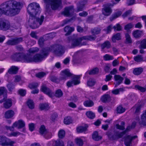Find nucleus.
I'll list each match as a JSON object with an SVG mask.
<instances>
[{
  "label": "nucleus",
  "mask_w": 146,
  "mask_h": 146,
  "mask_svg": "<svg viewBox=\"0 0 146 146\" xmlns=\"http://www.w3.org/2000/svg\"><path fill=\"white\" fill-rule=\"evenodd\" d=\"M40 9L39 4L36 3H31L27 7V12L30 15L28 22L30 27L33 29L38 28L43 22L44 17L43 15L38 18L40 13Z\"/></svg>",
  "instance_id": "1"
},
{
  "label": "nucleus",
  "mask_w": 146,
  "mask_h": 146,
  "mask_svg": "<svg viewBox=\"0 0 146 146\" xmlns=\"http://www.w3.org/2000/svg\"><path fill=\"white\" fill-rule=\"evenodd\" d=\"M49 53V49L43 48L40 50V53L35 54L33 58L30 55L23 53H15L12 56L11 58L15 61L22 62H39L45 58L48 55Z\"/></svg>",
  "instance_id": "2"
},
{
  "label": "nucleus",
  "mask_w": 146,
  "mask_h": 146,
  "mask_svg": "<svg viewBox=\"0 0 146 146\" xmlns=\"http://www.w3.org/2000/svg\"><path fill=\"white\" fill-rule=\"evenodd\" d=\"M21 3L15 0H9L0 5V16L2 14L12 17L18 14L20 11Z\"/></svg>",
  "instance_id": "3"
},
{
  "label": "nucleus",
  "mask_w": 146,
  "mask_h": 146,
  "mask_svg": "<svg viewBox=\"0 0 146 146\" xmlns=\"http://www.w3.org/2000/svg\"><path fill=\"white\" fill-rule=\"evenodd\" d=\"M46 5V8L48 9L50 5L53 10H56L59 7H62L61 0H44Z\"/></svg>",
  "instance_id": "4"
},
{
  "label": "nucleus",
  "mask_w": 146,
  "mask_h": 146,
  "mask_svg": "<svg viewBox=\"0 0 146 146\" xmlns=\"http://www.w3.org/2000/svg\"><path fill=\"white\" fill-rule=\"evenodd\" d=\"M16 143L9 139L5 136H0V145L2 146H14V144Z\"/></svg>",
  "instance_id": "5"
},
{
  "label": "nucleus",
  "mask_w": 146,
  "mask_h": 146,
  "mask_svg": "<svg viewBox=\"0 0 146 146\" xmlns=\"http://www.w3.org/2000/svg\"><path fill=\"white\" fill-rule=\"evenodd\" d=\"M81 38V37L72 39L71 37H68L67 42L69 47L72 48L76 46H80V42L83 40H82Z\"/></svg>",
  "instance_id": "6"
},
{
  "label": "nucleus",
  "mask_w": 146,
  "mask_h": 146,
  "mask_svg": "<svg viewBox=\"0 0 146 146\" xmlns=\"http://www.w3.org/2000/svg\"><path fill=\"white\" fill-rule=\"evenodd\" d=\"M39 132L40 133L43 135L46 139H48L51 137L52 134L51 133L49 132L47 130L44 125H42L40 126L39 129Z\"/></svg>",
  "instance_id": "7"
},
{
  "label": "nucleus",
  "mask_w": 146,
  "mask_h": 146,
  "mask_svg": "<svg viewBox=\"0 0 146 146\" xmlns=\"http://www.w3.org/2000/svg\"><path fill=\"white\" fill-rule=\"evenodd\" d=\"M23 41V38L21 37H16L9 40L6 42L8 45L14 46L18 44Z\"/></svg>",
  "instance_id": "8"
},
{
  "label": "nucleus",
  "mask_w": 146,
  "mask_h": 146,
  "mask_svg": "<svg viewBox=\"0 0 146 146\" xmlns=\"http://www.w3.org/2000/svg\"><path fill=\"white\" fill-rule=\"evenodd\" d=\"M10 23L8 21L0 19V30L6 31L10 27Z\"/></svg>",
  "instance_id": "9"
},
{
  "label": "nucleus",
  "mask_w": 146,
  "mask_h": 146,
  "mask_svg": "<svg viewBox=\"0 0 146 146\" xmlns=\"http://www.w3.org/2000/svg\"><path fill=\"white\" fill-rule=\"evenodd\" d=\"M25 125V124L24 122L22 120L20 119L17 121H16L13 124L12 127L6 126V127L8 129H9L11 131H13V130L14 127H17L18 129H20L24 127Z\"/></svg>",
  "instance_id": "10"
},
{
  "label": "nucleus",
  "mask_w": 146,
  "mask_h": 146,
  "mask_svg": "<svg viewBox=\"0 0 146 146\" xmlns=\"http://www.w3.org/2000/svg\"><path fill=\"white\" fill-rule=\"evenodd\" d=\"M113 5L111 3H108L105 5L104 7L102 9V14L106 16L110 15L112 12V10L111 7H113Z\"/></svg>",
  "instance_id": "11"
},
{
  "label": "nucleus",
  "mask_w": 146,
  "mask_h": 146,
  "mask_svg": "<svg viewBox=\"0 0 146 146\" xmlns=\"http://www.w3.org/2000/svg\"><path fill=\"white\" fill-rule=\"evenodd\" d=\"M54 52L57 56H60L64 52L63 47L61 45H56L54 46Z\"/></svg>",
  "instance_id": "12"
},
{
  "label": "nucleus",
  "mask_w": 146,
  "mask_h": 146,
  "mask_svg": "<svg viewBox=\"0 0 146 146\" xmlns=\"http://www.w3.org/2000/svg\"><path fill=\"white\" fill-rule=\"evenodd\" d=\"M74 12L73 6H71L65 8L64 11L62 13V14L67 17L71 16Z\"/></svg>",
  "instance_id": "13"
},
{
  "label": "nucleus",
  "mask_w": 146,
  "mask_h": 146,
  "mask_svg": "<svg viewBox=\"0 0 146 146\" xmlns=\"http://www.w3.org/2000/svg\"><path fill=\"white\" fill-rule=\"evenodd\" d=\"M114 80L115 82L114 83L115 87L117 86L122 83L124 78L121 76L119 75H115L114 76Z\"/></svg>",
  "instance_id": "14"
},
{
  "label": "nucleus",
  "mask_w": 146,
  "mask_h": 146,
  "mask_svg": "<svg viewBox=\"0 0 146 146\" xmlns=\"http://www.w3.org/2000/svg\"><path fill=\"white\" fill-rule=\"evenodd\" d=\"M42 91L48 95L49 97H52L54 95V93L48 88L44 85L42 86L41 89Z\"/></svg>",
  "instance_id": "15"
},
{
  "label": "nucleus",
  "mask_w": 146,
  "mask_h": 146,
  "mask_svg": "<svg viewBox=\"0 0 146 146\" xmlns=\"http://www.w3.org/2000/svg\"><path fill=\"white\" fill-rule=\"evenodd\" d=\"M72 75L68 70H65L62 72L61 79V80H66L68 77H70Z\"/></svg>",
  "instance_id": "16"
},
{
  "label": "nucleus",
  "mask_w": 146,
  "mask_h": 146,
  "mask_svg": "<svg viewBox=\"0 0 146 146\" xmlns=\"http://www.w3.org/2000/svg\"><path fill=\"white\" fill-rule=\"evenodd\" d=\"M137 137L136 136H131L128 135L126 136L125 140V143L126 146H130L132 140Z\"/></svg>",
  "instance_id": "17"
},
{
  "label": "nucleus",
  "mask_w": 146,
  "mask_h": 146,
  "mask_svg": "<svg viewBox=\"0 0 146 146\" xmlns=\"http://www.w3.org/2000/svg\"><path fill=\"white\" fill-rule=\"evenodd\" d=\"M80 75H74L72 76V80L73 82L74 85L79 84L80 83Z\"/></svg>",
  "instance_id": "18"
},
{
  "label": "nucleus",
  "mask_w": 146,
  "mask_h": 146,
  "mask_svg": "<svg viewBox=\"0 0 146 146\" xmlns=\"http://www.w3.org/2000/svg\"><path fill=\"white\" fill-rule=\"evenodd\" d=\"M14 114L15 113L13 110H9L5 112V117L6 118H10L13 117Z\"/></svg>",
  "instance_id": "19"
},
{
  "label": "nucleus",
  "mask_w": 146,
  "mask_h": 146,
  "mask_svg": "<svg viewBox=\"0 0 146 146\" xmlns=\"http://www.w3.org/2000/svg\"><path fill=\"white\" fill-rule=\"evenodd\" d=\"M96 38V35H92L84 36L81 37L82 40H94Z\"/></svg>",
  "instance_id": "20"
},
{
  "label": "nucleus",
  "mask_w": 146,
  "mask_h": 146,
  "mask_svg": "<svg viewBox=\"0 0 146 146\" xmlns=\"http://www.w3.org/2000/svg\"><path fill=\"white\" fill-rule=\"evenodd\" d=\"M101 99L102 101L104 103L110 102L111 100L110 96L108 94L103 96L101 97Z\"/></svg>",
  "instance_id": "21"
},
{
  "label": "nucleus",
  "mask_w": 146,
  "mask_h": 146,
  "mask_svg": "<svg viewBox=\"0 0 146 146\" xmlns=\"http://www.w3.org/2000/svg\"><path fill=\"white\" fill-rule=\"evenodd\" d=\"M111 47V44L110 42L108 40L104 42L101 46L102 49H104L105 48H106L107 49H109Z\"/></svg>",
  "instance_id": "22"
},
{
  "label": "nucleus",
  "mask_w": 146,
  "mask_h": 146,
  "mask_svg": "<svg viewBox=\"0 0 146 146\" xmlns=\"http://www.w3.org/2000/svg\"><path fill=\"white\" fill-rule=\"evenodd\" d=\"M141 119L140 123L146 125V110L143 111V114L141 116Z\"/></svg>",
  "instance_id": "23"
},
{
  "label": "nucleus",
  "mask_w": 146,
  "mask_h": 146,
  "mask_svg": "<svg viewBox=\"0 0 146 146\" xmlns=\"http://www.w3.org/2000/svg\"><path fill=\"white\" fill-rule=\"evenodd\" d=\"M18 68L17 67L13 66L8 70V72L11 74H15L17 72Z\"/></svg>",
  "instance_id": "24"
},
{
  "label": "nucleus",
  "mask_w": 146,
  "mask_h": 146,
  "mask_svg": "<svg viewBox=\"0 0 146 146\" xmlns=\"http://www.w3.org/2000/svg\"><path fill=\"white\" fill-rule=\"evenodd\" d=\"M74 30V28L73 27H70L68 26H67L64 28V31L66 33L65 34V35L67 36L70 34L71 32L73 31Z\"/></svg>",
  "instance_id": "25"
},
{
  "label": "nucleus",
  "mask_w": 146,
  "mask_h": 146,
  "mask_svg": "<svg viewBox=\"0 0 146 146\" xmlns=\"http://www.w3.org/2000/svg\"><path fill=\"white\" fill-rule=\"evenodd\" d=\"M121 39V34L117 33L114 35L112 37L111 40L113 42H115L116 40H119Z\"/></svg>",
  "instance_id": "26"
},
{
  "label": "nucleus",
  "mask_w": 146,
  "mask_h": 146,
  "mask_svg": "<svg viewBox=\"0 0 146 146\" xmlns=\"http://www.w3.org/2000/svg\"><path fill=\"white\" fill-rule=\"evenodd\" d=\"M12 105V102L11 99H7L6 100L4 103V106L6 109L10 108Z\"/></svg>",
  "instance_id": "27"
},
{
  "label": "nucleus",
  "mask_w": 146,
  "mask_h": 146,
  "mask_svg": "<svg viewBox=\"0 0 146 146\" xmlns=\"http://www.w3.org/2000/svg\"><path fill=\"white\" fill-rule=\"evenodd\" d=\"M92 138L95 141H98L101 139L102 137L98 135V132L95 131L92 134Z\"/></svg>",
  "instance_id": "28"
},
{
  "label": "nucleus",
  "mask_w": 146,
  "mask_h": 146,
  "mask_svg": "<svg viewBox=\"0 0 146 146\" xmlns=\"http://www.w3.org/2000/svg\"><path fill=\"white\" fill-rule=\"evenodd\" d=\"M143 71V69L142 68H136L133 70V73L135 75H138L141 74Z\"/></svg>",
  "instance_id": "29"
},
{
  "label": "nucleus",
  "mask_w": 146,
  "mask_h": 146,
  "mask_svg": "<svg viewBox=\"0 0 146 146\" xmlns=\"http://www.w3.org/2000/svg\"><path fill=\"white\" fill-rule=\"evenodd\" d=\"M86 2V1L81 2L80 3V5L78 6L77 7V12L81 11L83 10L85 5Z\"/></svg>",
  "instance_id": "30"
},
{
  "label": "nucleus",
  "mask_w": 146,
  "mask_h": 146,
  "mask_svg": "<svg viewBox=\"0 0 146 146\" xmlns=\"http://www.w3.org/2000/svg\"><path fill=\"white\" fill-rule=\"evenodd\" d=\"M141 108V106L140 105L138 106L135 105L134 106L132 109L135 110V114L136 115L139 114L140 112V110Z\"/></svg>",
  "instance_id": "31"
},
{
  "label": "nucleus",
  "mask_w": 146,
  "mask_h": 146,
  "mask_svg": "<svg viewBox=\"0 0 146 146\" xmlns=\"http://www.w3.org/2000/svg\"><path fill=\"white\" fill-rule=\"evenodd\" d=\"M54 146H64L63 142L58 139L54 141Z\"/></svg>",
  "instance_id": "32"
},
{
  "label": "nucleus",
  "mask_w": 146,
  "mask_h": 146,
  "mask_svg": "<svg viewBox=\"0 0 146 146\" xmlns=\"http://www.w3.org/2000/svg\"><path fill=\"white\" fill-rule=\"evenodd\" d=\"M142 34V32L139 30L134 31L133 33V36L136 38H138L140 37Z\"/></svg>",
  "instance_id": "33"
},
{
  "label": "nucleus",
  "mask_w": 146,
  "mask_h": 146,
  "mask_svg": "<svg viewBox=\"0 0 146 146\" xmlns=\"http://www.w3.org/2000/svg\"><path fill=\"white\" fill-rule=\"evenodd\" d=\"M101 30L100 27H96L91 30V32L94 35H97L99 34Z\"/></svg>",
  "instance_id": "34"
},
{
  "label": "nucleus",
  "mask_w": 146,
  "mask_h": 146,
  "mask_svg": "<svg viewBox=\"0 0 146 146\" xmlns=\"http://www.w3.org/2000/svg\"><path fill=\"white\" fill-rule=\"evenodd\" d=\"M39 107L41 110H48L49 108L48 105L47 104H39Z\"/></svg>",
  "instance_id": "35"
},
{
  "label": "nucleus",
  "mask_w": 146,
  "mask_h": 146,
  "mask_svg": "<svg viewBox=\"0 0 146 146\" xmlns=\"http://www.w3.org/2000/svg\"><path fill=\"white\" fill-rule=\"evenodd\" d=\"M88 127V126H86L85 127L82 126H79L77 128V131L78 133H82L86 130Z\"/></svg>",
  "instance_id": "36"
},
{
  "label": "nucleus",
  "mask_w": 146,
  "mask_h": 146,
  "mask_svg": "<svg viewBox=\"0 0 146 146\" xmlns=\"http://www.w3.org/2000/svg\"><path fill=\"white\" fill-rule=\"evenodd\" d=\"M99 72V69L97 68H96L92 70L88 71L86 73L90 75H93L97 74Z\"/></svg>",
  "instance_id": "37"
},
{
  "label": "nucleus",
  "mask_w": 146,
  "mask_h": 146,
  "mask_svg": "<svg viewBox=\"0 0 146 146\" xmlns=\"http://www.w3.org/2000/svg\"><path fill=\"white\" fill-rule=\"evenodd\" d=\"M94 103L92 100H89L85 101L84 104L86 107H92L94 105Z\"/></svg>",
  "instance_id": "38"
},
{
  "label": "nucleus",
  "mask_w": 146,
  "mask_h": 146,
  "mask_svg": "<svg viewBox=\"0 0 146 146\" xmlns=\"http://www.w3.org/2000/svg\"><path fill=\"white\" fill-rule=\"evenodd\" d=\"M27 105L29 108L31 109H33L34 108V104L32 100L29 99L27 102Z\"/></svg>",
  "instance_id": "39"
},
{
  "label": "nucleus",
  "mask_w": 146,
  "mask_h": 146,
  "mask_svg": "<svg viewBox=\"0 0 146 146\" xmlns=\"http://www.w3.org/2000/svg\"><path fill=\"white\" fill-rule=\"evenodd\" d=\"M124 89L123 88H120L119 89H115L111 91L112 93L115 95H117L119 94L120 92H123Z\"/></svg>",
  "instance_id": "40"
},
{
  "label": "nucleus",
  "mask_w": 146,
  "mask_h": 146,
  "mask_svg": "<svg viewBox=\"0 0 146 146\" xmlns=\"http://www.w3.org/2000/svg\"><path fill=\"white\" fill-rule=\"evenodd\" d=\"M139 47L140 49L146 48V39H143L141 41Z\"/></svg>",
  "instance_id": "41"
},
{
  "label": "nucleus",
  "mask_w": 146,
  "mask_h": 146,
  "mask_svg": "<svg viewBox=\"0 0 146 146\" xmlns=\"http://www.w3.org/2000/svg\"><path fill=\"white\" fill-rule=\"evenodd\" d=\"M104 59L105 60H113L114 59L113 56L109 54H106L103 56Z\"/></svg>",
  "instance_id": "42"
},
{
  "label": "nucleus",
  "mask_w": 146,
  "mask_h": 146,
  "mask_svg": "<svg viewBox=\"0 0 146 146\" xmlns=\"http://www.w3.org/2000/svg\"><path fill=\"white\" fill-rule=\"evenodd\" d=\"M134 60L137 62L144 61L143 58L141 55H138L134 58Z\"/></svg>",
  "instance_id": "43"
},
{
  "label": "nucleus",
  "mask_w": 146,
  "mask_h": 146,
  "mask_svg": "<svg viewBox=\"0 0 146 146\" xmlns=\"http://www.w3.org/2000/svg\"><path fill=\"white\" fill-rule=\"evenodd\" d=\"M72 120L71 118L69 117H65L64 119V124L68 125L71 123Z\"/></svg>",
  "instance_id": "44"
},
{
  "label": "nucleus",
  "mask_w": 146,
  "mask_h": 146,
  "mask_svg": "<svg viewBox=\"0 0 146 146\" xmlns=\"http://www.w3.org/2000/svg\"><path fill=\"white\" fill-rule=\"evenodd\" d=\"M122 14V13L121 11H118L117 13H115L113 15V16L112 17L110 18V20L111 21H112L114 19L117 18L120 16Z\"/></svg>",
  "instance_id": "45"
},
{
  "label": "nucleus",
  "mask_w": 146,
  "mask_h": 146,
  "mask_svg": "<svg viewBox=\"0 0 146 146\" xmlns=\"http://www.w3.org/2000/svg\"><path fill=\"white\" fill-rule=\"evenodd\" d=\"M117 110L118 113H121L124 112L125 110L121 106H119L117 108Z\"/></svg>",
  "instance_id": "46"
},
{
  "label": "nucleus",
  "mask_w": 146,
  "mask_h": 146,
  "mask_svg": "<svg viewBox=\"0 0 146 146\" xmlns=\"http://www.w3.org/2000/svg\"><path fill=\"white\" fill-rule=\"evenodd\" d=\"M65 132L64 130L62 129L60 130L58 133V137L60 139L64 138L65 135Z\"/></svg>",
  "instance_id": "47"
},
{
  "label": "nucleus",
  "mask_w": 146,
  "mask_h": 146,
  "mask_svg": "<svg viewBox=\"0 0 146 146\" xmlns=\"http://www.w3.org/2000/svg\"><path fill=\"white\" fill-rule=\"evenodd\" d=\"M39 49L37 47L29 49V51L31 54H34V53L38 52L39 51Z\"/></svg>",
  "instance_id": "48"
},
{
  "label": "nucleus",
  "mask_w": 146,
  "mask_h": 146,
  "mask_svg": "<svg viewBox=\"0 0 146 146\" xmlns=\"http://www.w3.org/2000/svg\"><path fill=\"white\" fill-rule=\"evenodd\" d=\"M86 114L88 117L91 119L94 118L95 117V114L91 111L87 112Z\"/></svg>",
  "instance_id": "49"
},
{
  "label": "nucleus",
  "mask_w": 146,
  "mask_h": 146,
  "mask_svg": "<svg viewBox=\"0 0 146 146\" xmlns=\"http://www.w3.org/2000/svg\"><path fill=\"white\" fill-rule=\"evenodd\" d=\"M63 93L60 90H56L55 92V96L57 97L60 98L62 96Z\"/></svg>",
  "instance_id": "50"
},
{
  "label": "nucleus",
  "mask_w": 146,
  "mask_h": 146,
  "mask_svg": "<svg viewBox=\"0 0 146 146\" xmlns=\"http://www.w3.org/2000/svg\"><path fill=\"white\" fill-rule=\"evenodd\" d=\"M126 40V42L128 43H132V40L130 36L128 33L125 34Z\"/></svg>",
  "instance_id": "51"
},
{
  "label": "nucleus",
  "mask_w": 146,
  "mask_h": 146,
  "mask_svg": "<svg viewBox=\"0 0 146 146\" xmlns=\"http://www.w3.org/2000/svg\"><path fill=\"white\" fill-rule=\"evenodd\" d=\"M38 86V84L37 82H33L29 85V88L31 89L36 88Z\"/></svg>",
  "instance_id": "52"
},
{
  "label": "nucleus",
  "mask_w": 146,
  "mask_h": 146,
  "mask_svg": "<svg viewBox=\"0 0 146 146\" xmlns=\"http://www.w3.org/2000/svg\"><path fill=\"white\" fill-rule=\"evenodd\" d=\"M135 88L140 90L142 92H145L146 90V88L139 85H135Z\"/></svg>",
  "instance_id": "53"
},
{
  "label": "nucleus",
  "mask_w": 146,
  "mask_h": 146,
  "mask_svg": "<svg viewBox=\"0 0 146 146\" xmlns=\"http://www.w3.org/2000/svg\"><path fill=\"white\" fill-rule=\"evenodd\" d=\"M95 84V82L94 80L92 79H90L87 82V85L89 86H93Z\"/></svg>",
  "instance_id": "54"
},
{
  "label": "nucleus",
  "mask_w": 146,
  "mask_h": 146,
  "mask_svg": "<svg viewBox=\"0 0 146 146\" xmlns=\"http://www.w3.org/2000/svg\"><path fill=\"white\" fill-rule=\"evenodd\" d=\"M113 28L115 30H116L117 31H121L122 29V28L121 25L119 24H117L116 25L113 27Z\"/></svg>",
  "instance_id": "55"
},
{
  "label": "nucleus",
  "mask_w": 146,
  "mask_h": 146,
  "mask_svg": "<svg viewBox=\"0 0 146 146\" xmlns=\"http://www.w3.org/2000/svg\"><path fill=\"white\" fill-rule=\"evenodd\" d=\"M76 142L77 145L79 146H82L83 144V141L80 139H76Z\"/></svg>",
  "instance_id": "56"
},
{
  "label": "nucleus",
  "mask_w": 146,
  "mask_h": 146,
  "mask_svg": "<svg viewBox=\"0 0 146 146\" xmlns=\"http://www.w3.org/2000/svg\"><path fill=\"white\" fill-rule=\"evenodd\" d=\"M133 26V25L131 23H129L126 25L125 27V29L127 30L128 31L129 29L132 28Z\"/></svg>",
  "instance_id": "57"
},
{
  "label": "nucleus",
  "mask_w": 146,
  "mask_h": 146,
  "mask_svg": "<svg viewBox=\"0 0 146 146\" xmlns=\"http://www.w3.org/2000/svg\"><path fill=\"white\" fill-rule=\"evenodd\" d=\"M44 41L43 38L42 37L40 38L38 40V43L40 47H42L43 46Z\"/></svg>",
  "instance_id": "58"
},
{
  "label": "nucleus",
  "mask_w": 146,
  "mask_h": 146,
  "mask_svg": "<svg viewBox=\"0 0 146 146\" xmlns=\"http://www.w3.org/2000/svg\"><path fill=\"white\" fill-rule=\"evenodd\" d=\"M45 75V74L44 72H40L36 74V76L38 78H41L44 76Z\"/></svg>",
  "instance_id": "59"
},
{
  "label": "nucleus",
  "mask_w": 146,
  "mask_h": 146,
  "mask_svg": "<svg viewBox=\"0 0 146 146\" xmlns=\"http://www.w3.org/2000/svg\"><path fill=\"white\" fill-rule=\"evenodd\" d=\"M112 25H110L107 27V29H104V30L106 32V33H108L111 31L112 29Z\"/></svg>",
  "instance_id": "60"
},
{
  "label": "nucleus",
  "mask_w": 146,
  "mask_h": 146,
  "mask_svg": "<svg viewBox=\"0 0 146 146\" xmlns=\"http://www.w3.org/2000/svg\"><path fill=\"white\" fill-rule=\"evenodd\" d=\"M113 54L115 55H116L119 53V50L116 47H113L112 48Z\"/></svg>",
  "instance_id": "61"
},
{
  "label": "nucleus",
  "mask_w": 146,
  "mask_h": 146,
  "mask_svg": "<svg viewBox=\"0 0 146 146\" xmlns=\"http://www.w3.org/2000/svg\"><path fill=\"white\" fill-rule=\"evenodd\" d=\"M19 94L22 96H24L26 94V91L25 90L20 89L19 91Z\"/></svg>",
  "instance_id": "62"
},
{
  "label": "nucleus",
  "mask_w": 146,
  "mask_h": 146,
  "mask_svg": "<svg viewBox=\"0 0 146 146\" xmlns=\"http://www.w3.org/2000/svg\"><path fill=\"white\" fill-rule=\"evenodd\" d=\"M7 92V90L5 88L1 87L0 88V96L3 94L6 93Z\"/></svg>",
  "instance_id": "63"
},
{
  "label": "nucleus",
  "mask_w": 146,
  "mask_h": 146,
  "mask_svg": "<svg viewBox=\"0 0 146 146\" xmlns=\"http://www.w3.org/2000/svg\"><path fill=\"white\" fill-rule=\"evenodd\" d=\"M66 85L68 87H70L74 85L73 82L72 80L68 81L66 83Z\"/></svg>",
  "instance_id": "64"
}]
</instances>
